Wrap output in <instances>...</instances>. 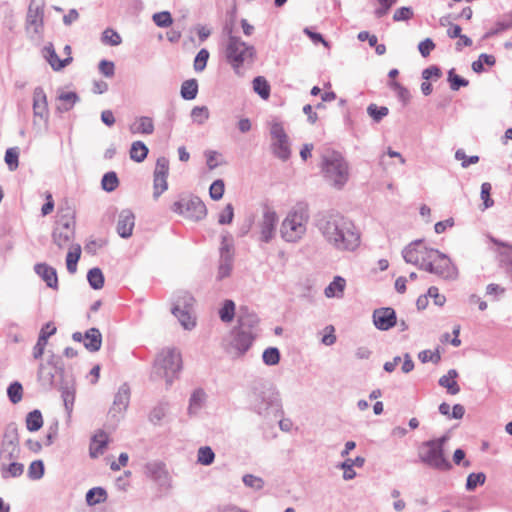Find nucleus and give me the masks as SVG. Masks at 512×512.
<instances>
[{
  "label": "nucleus",
  "mask_w": 512,
  "mask_h": 512,
  "mask_svg": "<svg viewBox=\"0 0 512 512\" xmlns=\"http://www.w3.org/2000/svg\"><path fill=\"white\" fill-rule=\"evenodd\" d=\"M314 224L325 241L338 251H354L360 245L356 226L338 212H319L314 217Z\"/></svg>",
  "instance_id": "obj_1"
},
{
  "label": "nucleus",
  "mask_w": 512,
  "mask_h": 512,
  "mask_svg": "<svg viewBox=\"0 0 512 512\" xmlns=\"http://www.w3.org/2000/svg\"><path fill=\"white\" fill-rule=\"evenodd\" d=\"M309 207L305 202L297 203L287 214L280 228L281 237L286 242L299 241L307 231Z\"/></svg>",
  "instance_id": "obj_2"
},
{
  "label": "nucleus",
  "mask_w": 512,
  "mask_h": 512,
  "mask_svg": "<svg viewBox=\"0 0 512 512\" xmlns=\"http://www.w3.org/2000/svg\"><path fill=\"white\" fill-rule=\"evenodd\" d=\"M325 178L336 188H342L349 179V166L341 153L328 150L322 155Z\"/></svg>",
  "instance_id": "obj_3"
},
{
  "label": "nucleus",
  "mask_w": 512,
  "mask_h": 512,
  "mask_svg": "<svg viewBox=\"0 0 512 512\" xmlns=\"http://www.w3.org/2000/svg\"><path fill=\"white\" fill-rule=\"evenodd\" d=\"M251 405L257 414L263 416L277 417L281 412L279 393L272 385L263 384L260 387H255Z\"/></svg>",
  "instance_id": "obj_4"
},
{
  "label": "nucleus",
  "mask_w": 512,
  "mask_h": 512,
  "mask_svg": "<svg viewBox=\"0 0 512 512\" xmlns=\"http://www.w3.org/2000/svg\"><path fill=\"white\" fill-rule=\"evenodd\" d=\"M420 269L435 274L443 279H456L457 268L451 259L436 249H425Z\"/></svg>",
  "instance_id": "obj_5"
},
{
  "label": "nucleus",
  "mask_w": 512,
  "mask_h": 512,
  "mask_svg": "<svg viewBox=\"0 0 512 512\" xmlns=\"http://www.w3.org/2000/svg\"><path fill=\"white\" fill-rule=\"evenodd\" d=\"M181 369L182 358L180 352L175 348H166L155 359L153 377L165 378L167 386H171Z\"/></svg>",
  "instance_id": "obj_6"
},
{
  "label": "nucleus",
  "mask_w": 512,
  "mask_h": 512,
  "mask_svg": "<svg viewBox=\"0 0 512 512\" xmlns=\"http://www.w3.org/2000/svg\"><path fill=\"white\" fill-rule=\"evenodd\" d=\"M225 54L227 62L232 66L236 74L240 75V69L244 63H252L256 54L254 46L242 41L239 37L230 35L227 39Z\"/></svg>",
  "instance_id": "obj_7"
},
{
  "label": "nucleus",
  "mask_w": 512,
  "mask_h": 512,
  "mask_svg": "<svg viewBox=\"0 0 512 512\" xmlns=\"http://www.w3.org/2000/svg\"><path fill=\"white\" fill-rule=\"evenodd\" d=\"M171 210L195 222L201 221L207 215L206 205L198 196L194 195L180 197L172 204Z\"/></svg>",
  "instance_id": "obj_8"
},
{
  "label": "nucleus",
  "mask_w": 512,
  "mask_h": 512,
  "mask_svg": "<svg viewBox=\"0 0 512 512\" xmlns=\"http://www.w3.org/2000/svg\"><path fill=\"white\" fill-rule=\"evenodd\" d=\"M418 456L423 464L432 469L439 471H449L452 469V463L445 457L444 449L432 446L429 441L422 443Z\"/></svg>",
  "instance_id": "obj_9"
},
{
  "label": "nucleus",
  "mask_w": 512,
  "mask_h": 512,
  "mask_svg": "<svg viewBox=\"0 0 512 512\" xmlns=\"http://www.w3.org/2000/svg\"><path fill=\"white\" fill-rule=\"evenodd\" d=\"M271 150L275 157L287 161L291 156L290 141L282 122L274 119L270 122Z\"/></svg>",
  "instance_id": "obj_10"
},
{
  "label": "nucleus",
  "mask_w": 512,
  "mask_h": 512,
  "mask_svg": "<svg viewBox=\"0 0 512 512\" xmlns=\"http://www.w3.org/2000/svg\"><path fill=\"white\" fill-rule=\"evenodd\" d=\"M20 453L18 429L15 423H10L5 428L0 444V461L18 460Z\"/></svg>",
  "instance_id": "obj_11"
},
{
  "label": "nucleus",
  "mask_w": 512,
  "mask_h": 512,
  "mask_svg": "<svg viewBox=\"0 0 512 512\" xmlns=\"http://www.w3.org/2000/svg\"><path fill=\"white\" fill-rule=\"evenodd\" d=\"M277 223L278 216L276 212L272 208L265 206L261 219L256 223L259 234L258 240L263 243H269L275 236Z\"/></svg>",
  "instance_id": "obj_12"
},
{
  "label": "nucleus",
  "mask_w": 512,
  "mask_h": 512,
  "mask_svg": "<svg viewBox=\"0 0 512 512\" xmlns=\"http://www.w3.org/2000/svg\"><path fill=\"white\" fill-rule=\"evenodd\" d=\"M44 17V2L43 0H32L29 4L27 17H26V30L27 33L39 35L43 28Z\"/></svg>",
  "instance_id": "obj_13"
},
{
  "label": "nucleus",
  "mask_w": 512,
  "mask_h": 512,
  "mask_svg": "<svg viewBox=\"0 0 512 512\" xmlns=\"http://www.w3.org/2000/svg\"><path fill=\"white\" fill-rule=\"evenodd\" d=\"M256 337L255 331L242 330L235 327L231 331L230 348L235 356L244 355L252 346Z\"/></svg>",
  "instance_id": "obj_14"
},
{
  "label": "nucleus",
  "mask_w": 512,
  "mask_h": 512,
  "mask_svg": "<svg viewBox=\"0 0 512 512\" xmlns=\"http://www.w3.org/2000/svg\"><path fill=\"white\" fill-rule=\"evenodd\" d=\"M373 324L380 331H387L397 324L396 312L391 307H381L373 311Z\"/></svg>",
  "instance_id": "obj_15"
},
{
  "label": "nucleus",
  "mask_w": 512,
  "mask_h": 512,
  "mask_svg": "<svg viewBox=\"0 0 512 512\" xmlns=\"http://www.w3.org/2000/svg\"><path fill=\"white\" fill-rule=\"evenodd\" d=\"M233 245L228 242L227 236H222V243L220 248V261L218 268V278L223 279L230 275L233 264Z\"/></svg>",
  "instance_id": "obj_16"
},
{
  "label": "nucleus",
  "mask_w": 512,
  "mask_h": 512,
  "mask_svg": "<svg viewBox=\"0 0 512 512\" xmlns=\"http://www.w3.org/2000/svg\"><path fill=\"white\" fill-rule=\"evenodd\" d=\"M75 237V225L56 222L52 232V241L59 248L64 249Z\"/></svg>",
  "instance_id": "obj_17"
},
{
  "label": "nucleus",
  "mask_w": 512,
  "mask_h": 512,
  "mask_svg": "<svg viewBox=\"0 0 512 512\" xmlns=\"http://www.w3.org/2000/svg\"><path fill=\"white\" fill-rule=\"evenodd\" d=\"M422 244L423 240H415L402 250V256L405 262L415 265L419 269L423 255H425V249H428L427 247H423Z\"/></svg>",
  "instance_id": "obj_18"
},
{
  "label": "nucleus",
  "mask_w": 512,
  "mask_h": 512,
  "mask_svg": "<svg viewBox=\"0 0 512 512\" xmlns=\"http://www.w3.org/2000/svg\"><path fill=\"white\" fill-rule=\"evenodd\" d=\"M130 402V387L127 383L120 385L117 393L115 394L112 407L109 410V414L112 417H116L118 414H122L128 407Z\"/></svg>",
  "instance_id": "obj_19"
},
{
  "label": "nucleus",
  "mask_w": 512,
  "mask_h": 512,
  "mask_svg": "<svg viewBox=\"0 0 512 512\" xmlns=\"http://www.w3.org/2000/svg\"><path fill=\"white\" fill-rule=\"evenodd\" d=\"M33 115L35 118L47 121L49 118V109L47 96L42 87H36L33 91Z\"/></svg>",
  "instance_id": "obj_20"
},
{
  "label": "nucleus",
  "mask_w": 512,
  "mask_h": 512,
  "mask_svg": "<svg viewBox=\"0 0 512 512\" xmlns=\"http://www.w3.org/2000/svg\"><path fill=\"white\" fill-rule=\"evenodd\" d=\"M135 226V215L130 209H123L117 220L116 230L121 238L127 239L132 235Z\"/></svg>",
  "instance_id": "obj_21"
},
{
  "label": "nucleus",
  "mask_w": 512,
  "mask_h": 512,
  "mask_svg": "<svg viewBox=\"0 0 512 512\" xmlns=\"http://www.w3.org/2000/svg\"><path fill=\"white\" fill-rule=\"evenodd\" d=\"M145 474L160 486L168 485V472L161 461L148 462L145 465Z\"/></svg>",
  "instance_id": "obj_22"
},
{
  "label": "nucleus",
  "mask_w": 512,
  "mask_h": 512,
  "mask_svg": "<svg viewBox=\"0 0 512 512\" xmlns=\"http://www.w3.org/2000/svg\"><path fill=\"white\" fill-rule=\"evenodd\" d=\"M56 327L51 323H46L40 330L36 344L33 347L34 359H40L45 351V347L48 343V338L56 333Z\"/></svg>",
  "instance_id": "obj_23"
},
{
  "label": "nucleus",
  "mask_w": 512,
  "mask_h": 512,
  "mask_svg": "<svg viewBox=\"0 0 512 512\" xmlns=\"http://www.w3.org/2000/svg\"><path fill=\"white\" fill-rule=\"evenodd\" d=\"M35 273L41 277L48 287L58 289V277L56 270L46 263H38L34 266Z\"/></svg>",
  "instance_id": "obj_24"
},
{
  "label": "nucleus",
  "mask_w": 512,
  "mask_h": 512,
  "mask_svg": "<svg viewBox=\"0 0 512 512\" xmlns=\"http://www.w3.org/2000/svg\"><path fill=\"white\" fill-rule=\"evenodd\" d=\"M43 55L55 71H60L72 62V57L70 56L65 59H60L51 43L43 48Z\"/></svg>",
  "instance_id": "obj_25"
},
{
  "label": "nucleus",
  "mask_w": 512,
  "mask_h": 512,
  "mask_svg": "<svg viewBox=\"0 0 512 512\" xmlns=\"http://www.w3.org/2000/svg\"><path fill=\"white\" fill-rule=\"evenodd\" d=\"M24 473V465L17 460L0 461V475L3 479L18 478Z\"/></svg>",
  "instance_id": "obj_26"
},
{
  "label": "nucleus",
  "mask_w": 512,
  "mask_h": 512,
  "mask_svg": "<svg viewBox=\"0 0 512 512\" xmlns=\"http://www.w3.org/2000/svg\"><path fill=\"white\" fill-rule=\"evenodd\" d=\"M259 323L258 316L249 311L247 308H241L238 315V326L237 328L248 331H255Z\"/></svg>",
  "instance_id": "obj_27"
},
{
  "label": "nucleus",
  "mask_w": 512,
  "mask_h": 512,
  "mask_svg": "<svg viewBox=\"0 0 512 512\" xmlns=\"http://www.w3.org/2000/svg\"><path fill=\"white\" fill-rule=\"evenodd\" d=\"M107 444V434L103 430L98 431L91 439L89 447L90 457L97 458L98 456L102 455Z\"/></svg>",
  "instance_id": "obj_28"
},
{
  "label": "nucleus",
  "mask_w": 512,
  "mask_h": 512,
  "mask_svg": "<svg viewBox=\"0 0 512 512\" xmlns=\"http://www.w3.org/2000/svg\"><path fill=\"white\" fill-rule=\"evenodd\" d=\"M84 347L89 352H97L102 345V334L98 328H90L84 334Z\"/></svg>",
  "instance_id": "obj_29"
},
{
  "label": "nucleus",
  "mask_w": 512,
  "mask_h": 512,
  "mask_svg": "<svg viewBox=\"0 0 512 512\" xmlns=\"http://www.w3.org/2000/svg\"><path fill=\"white\" fill-rule=\"evenodd\" d=\"M172 314L178 319L184 329L191 330L195 327L196 319L192 316V310L182 309L180 305H174Z\"/></svg>",
  "instance_id": "obj_30"
},
{
  "label": "nucleus",
  "mask_w": 512,
  "mask_h": 512,
  "mask_svg": "<svg viewBox=\"0 0 512 512\" xmlns=\"http://www.w3.org/2000/svg\"><path fill=\"white\" fill-rule=\"evenodd\" d=\"M206 398L207 395L202 388L195 389L189 399V415H196L204 406Z\"/></svg>",
  "instance_id": "obj_31"
},
{
  "label": "nucleus",
  "mask_w": 512,
  "mask_h": 512,
  "mask_svg": "<svg viewBox=\"0 0 512 512\" xmlns=\"http://www.w3.org/2000/svg\"><path fill=\"white\" fill-rule=\"evenodd\" d=\"M58 372L51 367L41 363L38 368V381L45 389H51L54 385L55 375Z\"/></svg>",
  "instance_id": "obj_32"
},
{
  "label": "nucleus",
  "mask_w": 512,
  "mask_h": 512,
  "mask_svg": "<svg viewBox=\"0 0 512 512\" xmlns=\"http://www.w3.org/2000/svg\"><path fill=\"white\" fill-rule=\"evenodd\" d=\"M365 463V458L357 456L355 459H346L340 463L339 467L344 470L343 479L351 480L356 476V472L353 470L354 466L362 467Z\"/></svg>",
  "instance_id": "obj_33"
},
{
  "label": "nucleus",
  "mask_w": 512,
  "mask_h": 512,
  "mask_svg": "<svg viewBox=\"0 0 512 512\" xmlns=\"http://www.w3.org/2000/svg\"><path fill=\"white\" fill-rule=\"evenodd\" d=\"M346 286V281L341 276L334 277L333 281L325 288L324 294L327 298H341Z\"/></svg>",
  "instance_id": "obj_34"
},
{
  "label": "nucleus",
  "mask_w": 512,
  "mask_h": 512,
  "mask_svg": "<svg viewBox=\"0 0 512 512\" xmlns=\"http://www.w3.org/2000/svg\"><path fill=\"white\" fill-rule=\"evenodd\" d=\"M57 100L61 102V104L57 106V110L67 112L80 101V98L76 92H62L58 95Z\"/></svg>",
  "instance_id": "obj_35"
},
{
  "label": "nucleus",
  "mask_w": 512,
  "mask_h": 512,
  "mask_svg": "<svg viewBox=\"0 0 512 512\" xmlns=\"http://www.w3.org/2000/svg\"><path fill=\"white\" fill-rule=\"evenodd\" d=\"M132 133L152 134L154 132V123L152 118L148 116H141L137 122L131 126Z\"/></svg>",
  "instance_id": "obj_36"
},
{
  "label": "nucleus",
  "mask_w": 512,
  "mask_h": 512,
  "mask_svg": "<svg viewBox=\"0 0 512 512\" xmlns=\"http://www.w3.org/2000/svg\"><path fill=\"white\" fill-rule=\"evenodd\" d=\"M81 256V246L79 244L72 245L66 255V267L70 274L77 271V263Z\"/></svg>",
  "instance_id": "obj_37"
},
{
  "label": "nucleus",
  "mask_w": 512,
  "mask_h": 512,
  "mask_svg": "<svg viewBox=\"0 0 512 512\" xmlns=\"http://www.w3.org/2000/svg\"><path fill=\"white\" fill-rule=\"evenodd\" d=\"M107 499V492L102 487H94L86 493V502L89 506L105 502Z\"/></svg>",
  "instance_id": "obj_38"
},
{
  "label": "nucleus",
  "mask_w": 512,
  "mask_h": 512,
  "mask_svg": "<svg viewBox=\"0 0 512 512\" xmlns=\"http://www.w3.org/2000/svg\"><path fill=\"white\" fill-rule=\"evenodd\" d=\"M181 97L185 100H193L198 94V82L196 79L185 80L181 85Z\"/></svg>",
  "instance_id": "obj_39"
},
{
  "label": "nucleus",
  "mask_w": 512,
  "mask_h": 512,
  "mask_svg": "<svg viewBox=\"0 0 512 512\" xmlns=\"http://www.w3.org/2000/svg\"><path fill=\"white\" fill-rule=\"evenodd\" d=\"M43 426V417L40 410L35 409L26 416V428L30 432H36Z\"/></svg>",
  "instance_id": "obj_40"
},
{
  "label": "nucleus",
  "mask_w": 512,
  "mask_h": 512,
  "mask_svg": "<svg viewBox=\"0 0 512 512\" xmlns=\"http://www.w3.org/2000/svg\"><path fill=\"white\" fill-rule=\"evenodd\" d=\"M148 148L142 141H135L130 148V158L135 162H143L148 155Z\"/></svg>",
  "instance_id": "obj_41"
},
{
  "label": "nucleus",
  "mask_w": 512,
  "mask_h": 512,
  "mask_svg": "<svg viewBox=\"0 0 512 512\" xmlns=\"http://www.w3.org/2000/svg\"><path fill=\"white\" fill-rule=\"evenodd\" d=\"M56 222L68 223L75 225V212L74 209L69 205L68 201H65L58 209V219Z\"/></svg>",
  "instance_id": "obj_42"
},
{
  "label": "nucleus",
  "mask_w": 512,
  "mask_h": 512,
  "mask_svg": "<svg viewBox=\"0 0 512 512\" xmlns=\"http://www.w3.org/2000/svg\"><path fill=\"white\" fill-rule=\"evenodd\" d=\"M87 280L94 290H99L104 286V275L98 267H94L88 271Z\"/></svg>",
  "instance_id": "obj_43"
},
{
  "label": "nucleus",
  "mask_w": 512,
  "mask_h": 512,
  "mask_svg": "<svg viewBox=\"0 0 512 512\" xmlns=\"http://www.w3.org/2000/svg\"><path fill=\"white\" fill-rule=\"evenodd\" d=\"M253 90L262 98L268 99L270 96V85L263 76H257L253 79Z\"/></svg>",
  "instance_id": "obj_44"
},
{
  "label": "nucleus",
  "mask_w": 512,
  "mask_h": 512,
  "mask_svg": "<svg viewBox=\"0 0 512 512\" xmlns=\"http://www.w3.org/2000/svg\"><path fill=\"white\" fill-rule=\"evenodd\" d=\"M19 154L20 150L17 146L10 147L5 152L4 161L11 172L15 171L19 166Z\"/></svg>",
  "instance_id": "obj_45"
},
{
  "label": "nucleus",
  "mask_w": 512,
  "mask_h": 512,
  "mask_svg": "<svg viewBox=\"0 0 512 512\" xmlns=\"http://www.w3.org/2000/svg\"><path fill=\"white\" fill-rule=\"evenodd\" d=\"M119 186V179L114 171L105 173L101 180V187L106 192H113Z\"/></svg>",
  "instance_id": "obj_46"
},
{
  "label": "nucleus",
  "mask_w": 512,
  "mask_h": 512,
  "mask_svg": "<svg viewBox=\"0 0 512 512\" xmlns=\"http://www.w3.org/2000/svg\"><path fill=\"white\" fill-rule=\"evenodd\" d=\"M60 390H61V397L64 402L65 410L68 414V417H70L72 410H73V405H74V400H75V392L71 387H69L67 385L62 386L60 388Z\"/></svg>",
  "instance_id": "obj_47"
},
{
  "label": "nucleus",
  "mask_w": 512,
  "mask_h": 512,
  "mask_svg": "<svg viewBox=\"0 0 512 512\" xmlns=\"http://www.w3.org/2000/svg\"><path fill=\"white\" fill-rule=\"evenodd\" d=\"M510 28H512V12L497 21L495 27L486 34V37L497 35Z\"/></svg>",
  "instance_id": "obj_48"
},
{
  "label": "nucleus",
  "mask_w": 512,
  "mask_h": 512,
  "mask_svg": "<svg viewBox=\"0 0 512 512\" xmlns=\"http://www.w3.org/2000/svg\"><path fill=\"white\" fill-rule=\"evenodd\" d=\"M235 315V303L232 300H225L219 311V317L223 322H231Z\"/></svg>",
  "instance_id": "obj_49"
},
{
  "label": "nucleus",
  "mask_w": 512,
  "mask_h": 512,
  "mask_svg": "<svg viewBox=\"0 0 512 512\" xmlns=\"http://www.w3.org/2000/svg\"><path fill=\"white\" fill-rule=\"evenodd\" d=\"M486 481V475L483 472L470 473L466 480V490L474 491L478 486H481Z\"/></svg>",
  "instance_id": "obj_50"
},
{
  "label": "nucleus",
  "mask_w": 512,
  "mask_h": 512,
  "mask_svg": "<svg viewBox=\"0 0 512 512\" xmlns=\"http://www.w3.org/2000/svg\"><path fill=\"white\" fill-rule=\"evenodd\" d=\"M168 412V404L167 403H159L155 406L149 415V420L154 425H158L161 420L166 416Z\"/></svg>",
  "instance_id": "obj_51"
},
{
  "label": "nucleus",
  "mask_w": 512,
  "mask_h": 512,
  "mask_svg": "<svg viewBox=\"0 0 512 512\" xmlns=\"http://www.w3.org/2000/svg\"><path fill=\"white\" fill-rule=\"evenodd\" d=\"M389 87L396 92L398 99L403 103V105H407L409 103L411 94L406 87L397 81H391L389 83Z\"/></svg>",
  "instance_id": "obj_52"
},
{
  "label": "nucleus",
  "mask_w": 512,
  "mask_h": 512,
  "mask_svg": "<svg viewBox=\"0 0 512 512\" xmlns=\"http://www.w3.org/2000/svg\"><path fill=\"white\" fill-rule=\"evenodd\" d=\"M447 80L450 84V89L453 91H458L461 87H466L469 84V81L457 75L454 69L448 71Z\"/></svg>",
  "instance_id": "obj_53"
},
{
  "label": "nucleus",
  "mask_w": 512,
  "mask_h": 512,
  "mask_svg": "<svg viewBox=\"0 0 512 512\" xmlns=\"http://www.w3.org/2000/svg\"><path fill=\"white\" fill-rule=\"evenodd\" d=\"M367 114L376 122L379 123L384 117L389 114V109L386 106H377L376 104H370L367 107Z\"/></svg>",
  "instance_id": "obj_54"
},
{
  "label": "nucleus",
  "mask_w": 512,
  "mask_h": 512,
  "mask_svg": "<svg viewBox=\"0 0 512 512\" xmlns=\"http://www.w3.org/2000/svg\"><path fill=\"white\" fill-rule=\"evenodd\" d=\"M7 395L13 404H17L22 400L23 387L20 382L15 381L7 388Z\"/></svg>",
  "instance_id": "obj_55"
},
{
  "label": "nucleus",
  "mask_w": 512,
  "mask_h": 512,
  "mask_svg": "<svg viewBox=\"0 0 512 512\" xmlns=\"http://www.w3.org/2000/svg\"><path fill=\"white\" fill-rule=\"evenodd\" d=\"M215 453L209 446L200 447L197 454L198 463L208 466L214 462Z\"/></svg>",
  "instance_id": "obj_56"
},
{
  "label": "nucleus",
  "mask_w": 512,
  "mask_h": 512,
  "mask_svg": "<svg viewBox=\"0 0 512 512\" xmlns=\"http://www.w3.org/2000/svg\"><path fill=\"white\" fill-rule=\"evenodd\" d=\"M263 362L268 366L277 365L280 361V351L276 347H269L262 354Z\"/></svg>",
  "instance_id": "obj_57"
},
{
  "label": "nucleus",
  "mask_w": 512,
  "mask_h": 512,
  "mask_svg": "<svg viewBox=\"0 0 512 512\" xmlns=\"http://www.w3.org/2000/svg\"><path fill=\"white\" fill-rule=\"evenodd\" d=\"M28 477L31 480H39L44 475V463L42 460H35L31 462L28 467Z\"/></svg>",
  "instance_id": "obj_58"
},
{
  "label": "nucleus",
  "mask_w": 512,
  "mask_h": 512,
  "mask_svg": "<svg viewBox=\"0 0 512 512\" xmlns=\"http://www.w3.org/2000/svg\"><path fill=\"white\" fill-rule=\"evenodd\" d=\"M152 20L158 27L167 28L172 25L173 19L168 11H161L154 13L152 16Z\"/></svg>",
  "instance_id": "obj_59"
},
{
  "label": "nucleus",
  "mask_w": 512,
  "mask_h": 512,
  "mask_svg": "<svg viewBox=\"0 0 512 512\" xmlns=\"http://www.w3.org/2000/svg\"><path fill=\"white\" fill-rule=\"evenodd\" d=\"M191 118L197 124H203L209 118V110L206 106H195L191 111Z\"/></svg>",
  "instance_id": "obj_60"
},
{
  "label": "nucleus",
  "mask_w": 512,
  "mask_h": 512,
  "mask_svg": "<svg viewBox=\"0 0 512 512\" xmlns=\"http://www.w3.org/2000/svg\"><path fill=\"white\" fill-rule=\"evenodd\" d=\"M209 51L205 48L201 49L194 59V70L201 72L206 68L207 61L209 59Z\"/></svg>",
  "instance_id": "obj_61"
},
{
  "label": "nucleus",
  "mask_w": 512,
  "mask_h": 512,
  "mask_svg": "<svg viewBox=\"0 0 512 512\" xmlns=\"http://www.w3.org/2000/svg\"><path fill=\"white\" fill-rule=\"evenodd\" d=\"M224 189H225L224 181L221 179L215 180L209 188V195H210L211 199H213L215 201L220 200L223 197Z\"/></svg>",
  "instance_id": "obj_62"
},
{
  "label": "nucleus",
  "mask_w": 512,
  "mask_h": 512,
  "mask_svg": "<svg viewBox=\"0 0 512 512\" xmlns=\"http://www.w3.org/2000/svg\"><path fill=\"white\" fill-rule=\"evenodd\" d=\"M102 41L105 44H108L111 46H118L119 44H121L122 39H121V36L116 31H114L111 28H107L106 30H104V32L102 34Z\"/></svg>",
  "instance_id": "obj_63"
},
{
  "label": "nucleus",
  "mask_w": 512,
  "mask_h": 512,
  "mask_svg": "<svg viewBox=\"0 0 512 512\" xmlns=\"http://www.w3.org/2000/svg\"><path fill=\"white\" fill-rule=\"evenodd\" d=\"M242 480L245 486L252 488L256 491L261 490L264 487L263 479L252 474L244 475Z\"/></svg>",
  "instance_id": "obj_64"
}]
</instances>
